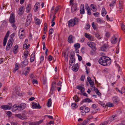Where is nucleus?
Instances as JSON below:
<instances>
[{
	"label": "nucleus",
	"instance_id": "8",
	"mask_svg": "<svg viewBox=\"0 0 125 125\" xmlns=\"http://www.w3.org/2000/svg\"><path fill=\"white\" fill-rule=\"evenodd\" d=\"M78 9L76 4H73L72 5L71 9V12L72 13H74Z\"/></svg>",
	"mask_w": 125,
	"mask_h": 125
},
{
	"label": "nucleus",
	"instance_id": "19",
	"mask_svg": "<svg viewBox=\"0 0 125 125\" xmlns=\"http://www.w3.org/2000/svg\"><path fill=\"white\" fill-rule=\"evenodd\" d=\"M74 38V37L72 35H70L68 37V41L69 43H73V39Z\"/></svg>",
	"mask_w": 125,
	"mask_h": 125
},
{
	"label": "nucleus",
	"instance_id": "11",
	"mask_svg": "<svg viewBox=\"0 0 125 125\" xmlns=\"http://www.w3.org/2000/svg\"><path fill=\"white\" fill-rule=\"evenodd\" d=\"M28 64V62L26 59L23 62H21L20 67L21 68L25 67Z\"/></svg>",
	"mask_w": 125,
	"mask_h": 125
},
{
	"label": "nucleus",
	"instance_id": "51",
	"mask_svg": "<svg viewBox=\"0 0 125 125\" xmlns=\"http://www.w3.org/2000/svg\"><path fill=\"white\" fill-rule=\"evenodd\" d=\"M23 47L25 49H27L29 48L28 46H27V45L26 43H25L23 44Z\"/></svg>",
	"mask_w": 125,
	"mask_h": 125
},
{
	"label": "nucleus",
	"instance_id": "20",
	"mask_svg": "<svg viewBox=\"0 0 125 125\" xmlns=\"http://www.w3.org/2000/svg\"><path fill=\"white\" fill-rule=\"evenodd\" d=\"M108 45L107 44H104L100 48V50L102 51H105L108 47Z\"/></svg>",
	"mask_w": 125,
	"mask_h": 125
},
{
	"label": "nucleus",
	"instance_id": "38",
	"mask_svg": "<svg viewBox=\"0 0 125 125\" xmlns=\"http://www.w3.org/2000/svg\"><path fill=\"white\" fill-rule=\"evenodd\" d=\"M32 15L31 13H30L28 15L27 19H28V20H32Z\"/></svg>",
	"mask_w": 125,
	"mask_h": 125
},
{
	"label": "nucleus",
	"instance_id": "22",
	"mask_svg": "<svg viewBox=\"0 0 125 125\" xmlns=\"http://www.w3.org/2000/svg\"><path fill=\"white\" fill-rule=\"evenodd\" d=\"M40 6V4L39 2H37L34 5V10L35 11H37L38 9V6Z\"/></svg>",
	"mask_w": 125,
	"mask_h": 125
},
{
	"label": "nucleus",
	"instance_id": "7",
	"mask_svg": "<svg viewBox=\"0 0 125 125\" xmlns=\"http://www.w3.org/2000/svg\"><path fill=\"white\" fill-rule=\"evenodd\" d=\"M19 110L20 111H21L25 109L26 106V104L24 103H22L20 104H18Z\"/></svg>",
	"mask_w": 125,
	"mask_h": 125
},
{
	"label": "nucleus",
	"instance_id": "31",
	"mask_svg": "<svg viewBox=\"0 0 125 125\" xmlns=\"http://www.w3.org/2000/svg\"><path fill=\"white\" fill-rule=\"evenodd\" d=\"M52 103V100L50 98L48 100L47 104V105L48 107H50Z\"/></svg>",
	"mask_w": 125,
	"mask_h": 125
},
{
	"label": "nucleus",
	"instance_id": "63",
	"mask_svg": "<svg viewBox=\"0 0 125 125\" xmlns=\"http://www.w3.org/2000/svg\"><path fill=\"white\" fill-rule=\"evenodd\" d=\"M85 78V76L82 75L81 76V78L80 80L81 81H83Z\"/></svg>",
	"mask_w": 125,
	"mask_h": 125
},
{
	"label": "nucleus",
	"instance_id": "41",
	"mask_svg": "<svg viewBox=\"0 0 125 125\" xmlns=\"http://www.w3.org/2000/svg\"><path fill=\"white\" fill-rule=\"evenodd\" d=\"M115 116H112L110 117L109 119V121L110 122H112L115 120Z\"/></svg>",
	"mask_w": 125,
	"mask_h": 125
},
{
	"label": "nucleus",
	"instance_id": "33",
	"mask_svg": "<svg viewBox=\"0 0 125 125\" xmlns=\"http://www.w3.org/2000/svg\"><path fill=\"white\" fill-rule=\"evenodd\" d=\"M73 100H75L76 102H78L80 100V98L78 97L77 95L73 97Z\"/></svg>",
	"mask_w": 125,
	"mask_h": 125
},
{
	"label": "nucleus",
	"instance_id": "49",
	"mask_svg": "<svg viewBox=\"0 0 125 125\" xmlns=\"http://www.w3.org/2000/svg\"><path fill=\"white\" fill-rule=\"evenodd\" d=\"M53 31V29L51 28V29L49 30V36L50 34H52V33Z\"/></svg>",
	"mask_w": 125,
	"mask_h": 125
},
{
	"label": "nucleus",
	"instance_id": "9",
	"mask_svg": "<svg viewBox=\"0 0 125 125\" xmlns=\"http://www.w3.org/2000/svg\"><path fill=\"white\" fill-rule=\"evenodd\" d=\"M14 92L16 94L18 95H20V88L19 86H16L14 89Z\"/></svg>",
	"mask_w": 125,
	"mask_h": 125
},
{
	"label": "nucleus",
	"instance_id": "30",
	"mask_svg": "<svg viewBox=\"0 0 125 125\" xmlns=\"http://www.w3.org/2000/svg\"><path fill=\"white\" fill-rule=\"evenodd\" d=\"M31 5L29 4L27 5L26 7V12L27 13L29 12L30 10L31 9Z\"/></svg>",
	"mask_w": 125,
	"mask_h": 125
},
{
	"label": "nucleus",
	"instance_id": "40",
	"mask_svg": "<svg viewBox=\"0 0 125 125\" xmlns=\"http://www.w3.org/2000/svg\"><path fill=\"white\" fill-rule=\"evenodd\" d=\"M28 52H24V58L25 59L27 58L28 55Z\"/></svg>",
	"mask_w": 125,
	"mask_h": 125
},
{
	"label": "nucleus",
	"instance_id": "3",
	"mask_svg": "<svg viewBox=\"0 0 125 125\" xmlns=\"http://www.w3.org/2000/svg\"><path fill=\"white\" fill-rule=\"evenodd\" d=\"M78 18L74 17L73 19H71L68 21V26L69 27H73L75 25L76 23L78 21Z\"/></svg>",
	"mask_w": 125,
	"mask_h": 125
},
{
	"label": "nucleus",
	"instance_id": "14",
	"mask_svg": "<svg viewBox=\"0 0 125 125\" xmlns=\"http://www.w3.org/2000/svg\"><path fill=\"white\" fill-rule=\"evenodd\" d=\"M32 106L33 108L40 109L41 107L39 104H37L35 103H33L32 104Z\"/></svg>",
	"mask_w": 125,
	"mask_h": 125
},
{
	"label": "nucleus",
	"instance_id": "4",
	"mask_svg": "<svg viewBox=\"0 0 125 125\" xmlns=\"http://www.w3.org/2000/svg\"><path fill=\"white\" fill-rule=\"evenodd\" d=\"M13 42V38L11 37L9 40L6 47V51L9 50L11 47Z\"/></svg>",
	"mask_w": 125,
	"mask_h": 125
},
{
	"label": "nucleus",
	"instance_id": "25",
	"mask_svg": "<svg viewBox=\"0 0 125 125\" xmlns=\"http://www.w3.org/2000/svg\"><path fill=\"white\" fill-rule=\"evenodd\" d=\"M84 6L83 4H82L81 6V9L80 10V13L81 14H83L84 13Z\"/></svg>",
	"mask_w": 125,
	"mask_h": 125
},
{
	"label": "nucleus",
	"instance_id": "59",
	"mask_svg": "<svg viewBox=\"0 0 125 125\" xmlns=\"http://www.w3.org/2000/svg\"><path fill=\"white\" fill-rule=\"evenodd\" d=\"M90 111V109L88 107H87L85 108L84 111L86 113H87L88 112Z\"/></svg>",
	"mask_w": 125,
	"mask_h": 125
},
{
	"label": "nucleus",
	"instance_id": "52",
	"mask_svg": "<svg viewBox=\"0 0 125 125\" xmlns=\"http://www.w3.org/2000/svg\"><path fill=\"white\" fill-rule=\"evenodd\" d=\"M107 106L109 107H111L113 106V104L110 103H108L106 104Z\"/></svg>",
	"mask_w": 125,
	"mask_h": 125
},
{
	"label": "nucleus",
	"instance_id": "48",
	"mask_svg": "<svg viewBox=\"0 0 125 125\" xmlns=\"http://www.w3.org/2000/svg\"><path fill=\"white\" fill-rule=\"evenodd\" d=\"M92 26L94 30H96V27L95 25L94 24V22H93L92 23Z\"/></svg>",
	"mask_w": 125,
	"mask_h": 125
},
{
	"label": "nucleus",
	"instance_id": "39",
	"mask_svg": "<svg viewBox=\"0 0 125 125\" xmlns=\"http://www.w3.org/2000/svg\"><path fill=\"white\" fill-rule=\"evenodd\" d=\"M36 24L39 25L40 24V20L38 18L37 19L35 20Z\"/></svg>",
	"mask_w": 125,
	"mask_h": 125
},
{
	"label": "nucleus",
	"instance_id": "18",
	"mask_svg": "<svg viewBox=\"0 0 125 125\" xmlns=\"http://www.w3.org/2000/svg\"><path fill=\"white\" fill-rule=\"evenodd\" d=\"M72 70L75 72H76L78 70V63H76L72 67Z\"/></svg>",
	"mask_w": 125,
	"mask_h": 125
},
{
	"label": "nucleus",
	"instance_id": "64",
	"mask_svg": "<svg viewBox=\"0 0 125 125\" xmlns=\"http://www.w3.org/2000/svg\"><path fill=\"white\" fill-rule=\"evenodd\" d=\"M121 90L122 94L125 92V88L124 87H122V88Z\"/></svg>",
	"mask_w": 125,
	"mask_h": 125
},
{
	"label": "nucleus",
	"instance_id": "29",
	"mask_svg": "<svg viewBox=\"0 0 125 125\" xmlns=\"http://www.w3.org/2000/svg\"><path fill=\"white\" fill-rule=\"evenodd\" d=\"M89 120L90 119H89V117H88L87 119L84 120L83 123L79 125H85L89 121Z\"/></svg>",
	"mask_w": 125,
	"mask_h": 125
},
{
	"label": "nucleus",
	"instance_id": "62",
	"mask_svg": "<svg viewBox=\"0 0 125 125\" xmlns=\"http://www.w3.org/2000/svg\"><path fill=\"white\" fill-rule=\"evenodd\" d=\"M29 71H25V72L24 73L23 72V73L22 74H23L25 76H26L29 73Z\"/></svg>",
	"mask_w": 125,
	"mask_h": 125
},
{
	"label": "nucleus",
	"instance_id": "12",
	"mask_svg": "<svg viewBox=\"0 0 125 125\" xmlns=\"http://www.w3.org/2000/svg\"><path fill=\"white\" fill-rule=\"evenodd\" d=\"M56 86L55 83H52L50 91V93L51 94H53V91L54 90L56 87Z\"/></svg>",
	"mask_w": 125,
	"mask_h": 125
},
{
	"label": "nucleus",
	"instance_id": "36",
	"mask_svg": "<svg viewBox=\"0 0 125 125\" xmlns=\"http://www.w3.org/2000/svg\"><path fill=\"white\" fill-rule=\"evenodd\" d=\"M116 2V0H113L111 3L109 5L111 7H113L114 5L115 4Z\"/></svg>",
	"mask_w": 125,
	"mask_h": 125
},
{
	"label": "nucleus",
	"instance_id": "35",
	"mask_svg": "<svg viewBox=\"0 0 125 125\" xmlns=\"http://www.w3.org/2000/svg\"><path fill=\"white\" fill-rule=\"evenodd\" d=\"M80 46V44L79 43H76L74 45V47L75 48V49H79Z\"/></svg>",
	"mask_w": 125,
	"mask_h": 125
},
{
	"label": "nucleus",
	"instance_id": "44",
	"mask_svg": "<svg viewBox=\"0 0 125 125\" xmlns=\"http://www.w3.org/2000/svg\"><path fill=\"white\" fill-rule=\"evenodd\" d=\"M95 92H96V94L100 96L101 95V93L99 91V90L96 88V90Z\"/></svg>",
	"mask_w": 125,
	"mask_h": 125
},
{
	"label": "nucleus",
	"instance_id": "15",
	"mask_svg": "<svg viewBox=\"0 0 125 125\" xmlns=\"http://www.w3.org/2000/svg\"><path fill=\"white\" fill-rule=\"evenodd\" d=\"M1 108L4 110H9L11 108V107L8 105H3L1 106Z\"/></svg>",
	"mask_w": 125,
	"mask_h": 125
},
{
	"label": "nucleus",
	"instance_id": "43",
	"mask_svg": "<svg viewBox=\"0 0 125 125\" xmlns=\"http://www.w3.org/2000/svg\"><path fill=\"white\" fill-rule=\"evenodd\" d=\"M85 36L88 39H91V37L90 35L88 34L87 33H85Z\"/></svg>",
	"mask_w": 125,
	"mask_h": 125
},
{
	"label": "nucleus",
	"instance_id": "46",
	"mask_svg": "<svg viewBox=\"0 0 125 125\" xmlns=\"http://www.w3.org/2000/svg\"><path fill=\"white\" fill-rule=\"evenodd\" d=\"M95 36L97 37L98 39H100L102 38L101 36L99 35L98 33H96L95 34Z\"/></svg>",
	"mask_w": 125,
	"mask_h": 125
},
{
	"label": "nucleus",
	"instance_id": "17",
	"mask_svg": "<svg viewBox=\"0 0 125 125\" xmlns=\"http://www.w3.org/2000/svg\"><path fill=\"white\" fill-rule=\"evenodd\" d=\"M76 88L80 90L81 92L82 93L84 91V85L82 84L81 85H77L76 86Z\"/></svg>",
	"mask_w": 125,
	"mask_h": 125
},
{
	"label": "nucleus",
	"instance_id": "56",
	"mask_svg": "<svg viewBox=\"0 0 125 125\" xmlns=\"http://www.w3.org/2000/svg\"><path fill=\"white\" fill-rule=\"evenodd\" d=\"M9 33H10V31H8L7 33H6V35H5V37H4V38H7V39L8 38V37L9 36Z\"/></svg>",
	"mask_w": 125,
	"mask_h": 125
},
{
	"label": "nucleus",
	"instance_id": "24",
	"mask_svg": "<svg viewBox=\"0 0 125 125\" xmlns=\"http://www.w3.org/2000/svg\"><path fill=\"white\" fill-rule=\"evenodd\" d=\"M111 42L112 43L115 44L116 43L117 41V38L114 36L112 37L111 39Z\"/></svg>",
	"mask_w": 125,
	"mask_h": 125
},
{
	"label": "nucleus",
	"instance_id": "42",
	"mask_svg": "<svg viewBox=\"0 0 125 125\" xmlns=\"http://www.w3.org/2000/svg\"><path fill=\"white\" fill-rule=\"evenodd\" d=\"M34 55L33 56H32V55H31V57L30 58V62H32L34 61Z\"/></svg>",
	"mask_w": 125,
	"mask_h": 125
},
{
	"label": "nucleus",
	"instance_id": "32",
	"mask_svg": "<svg viewBox=\"0 0 125 125\" xmlns=\"http://www.w3.org/2000/svg\"><path fill=\"white\" fill-rule=\"evenodd\" d=\"M96 22L99 24H102L103 22V21L100 18H98L96 19Z\"/></svg>",
	"mask_w": 125,
	"mask_h": 125
},
{
	"label": "nucleus",
	"instance_id": "16",
	"mask_svg": "<svg viewBox=\"0 0 125 125\" xmlns=\"http://www.w3.org/2000/svg\"><path fill=\"white\" fill-rule=\"evenodd\" d=\"M12 110V112H15L17 110H18L19 111H20L19 110V107L18 106V104H14L13 106L11 107Z\"/></svg>",
	"mask_w": 125,
	"mask_h": 125
},
{
	"label": "nucleus",
	"instance_id": "61",
	"mask_svg": "<svg viewBox=\"0 0 125 125\" xmlns=\"http://www.w3.org/2000/svg\"><path fill=\"white\" fill-rule=\"evenodd\" d=\"M105 35L106 37L107 38L109 37L110 36V33L108 32H107L106 33Z\"/></svg>",
	"mask_w": 125,
	"mask_h": 125
},
{
	"label": "nucleus",
	"instance_id": "6",
	"mask_svg": "<svg viewBox=\"0 0 125 125\" xmlns=\"http://www.w3.org/2000/svg\"><path fill=\"white\" fill-rule=\"evenodd\" d=\"M9 21L11 23H14L15 21V16L13 13H12L10 16Z\"/></svg>",
	"mask_w": 125,
	"mask_h": 125
},
{
	"label": "nucleus",
	"instance_id": "28",
	"mask_svg": "<svg viewBox=\"0 0 125 125\" xmlns=\"http://www.w3.org/2000/svg\"><path fill=\"white\" fill-rule=\"evenodd\" d=\"M106 11L104 7H103L102 10V15L103 16H104L106 14Z\"/></svg>",
	"mask_w": 125,
	"mask_h": 125
},
{
	"label": "nucleus",
	"instance_id": "45",
	"mask_svg": "<svg viewBox=\"0 0 125 125\" xmlns=\"http://www.w3.org/2000/svg\"><path fill=\"white\" fill-rule=\"evenodd\" d=\"M7 39L6 38H4V39L3 42V45L4 46H5L6 44Z\"/></svg>",
	"mask_w": 125,
	"mask_h": 125
},
{
	"label": "nucleus",
	"instance_id": "23",
	"mask_svg": "<svg viewBox=\"0 0 125 125\" xmlns=\"http://www.w3.org/2000/svg\"><path fill=\"white\" fill-rule=\"evenodd\" d=\"M42 120H40L39 121L33 123H31V125H39V124L43 122Z\"/></svg>",
	"mask_w": 125,
	"mask_h": 125
},
{
	"label": "nucleus",
	"instance_id": "53",
	"mask_svg": "<svg viewBox=\"0 0 125 125\" xmlns=\"http://www.w3.org/2000/svg\"><path fill=\"white\" fill-rule=\"evenodd\" d=\"M32 83L34 84H37L38 83L37 81L35 79L33 80L32 81Z\"/></svg>",
	"mask_w": 125,
	"mask_h": 125
},
{
	"label": "nucleus",
	"instance_id": "5",
	"mask_svg": "<svg viewBox=\"0 0 125 125\" xmlns=\"http://www.w3.org/2000/svg\"><path fill=\"white\" fill-rule=\"evenodd\" d=\"M87 44L90 47L92 48L93 51L96 50V49L94 43L92 42H87Z\"/></svg>",
	"mask_w": 125,
	"mask_h": 125
},
{
	"label": "nucleus",
	"instance_id": "26",
	"mask_svg": "<svg viewBox=\"0 0 125 125\" xmlns=\"http://www.w3.org/2000/svg\"><path fill=\"white\" fill-rule=\"evenodd\" d=\"M19 64L18 63H17L16 64L15 68L13 71L14 73H15L16 71L18 70L19 68Z\"/></svg>",
	"mask_w": 125,
	"mask_h": 125
},
{
	"label": "nucleus",
	"instance_id": "34",
	"mask_svg": "<svg viewBox=\"0 0 125 125\" xmlns=\"http://www.w3.org/2000/svg\"><path fill=\"white\" fill-rule=\"evenodd\" d=\"M15 116L21 119H22L23 117L21 114H16L15 115Z\"/></svg>",
	"mask_w": 125,
	"mask_h": 125
},
{
	"label": "nucleus",
	"instance_id": "2",
	"mask_svg": "<svg viewBox=\"0 0 125 125\" xmlns=\"http://www.w3.org/2000/svg\"><path fill=\"white\" fill-rule=\"evenodd\" d=\"M75 53L74 52H71L70 53V56H69L70 60L69 61V64L70 66L73 65L75 62V58H74Z\"/></svg>",
	"mask_w": 125,
	"mask_h": 125
},
{
	"label": "nucleus",
	"instance_id": "60",
	"mask_svg": "<svg viewBox=\"0 0 125 125\" xmlns=\"http://www.w3.org/2000/svg\"><path fill=\"white\" fill-rule=\"evenodd\" d=\"M47 27V25L46 23L44 24V27L43 28V30H46V29Z\"/></svg>",
	"mask_w": 125,
	"mask_h": 125
},
{
	"label": "nucleus",
	"instance_id": "13",
	"mask_svg": "<svg viewBox=\"0 0 125 125\" xmlns=\"http://www.w3.org/2000/svg\"><path fill=\"white\" fill-rule=\"evenodd\" d=\"M112 99L114 104H118L119 100L118 97L114 96L113 97Z\"/></svg>",
	"mask_w": 125,
	"mask_h": 125
},
{
	"label": "nucleus",
	"instance_id": "47",
	"mask_svg": "<svg viewBox=\"0 0 125 125\" xmlns=\"http://www.w3.org/2000/svg\"><path fill=\"white\" fill-rule=\"evenodd\" d=\"M71 106L72 107L74 108H76L77 107L76 104L75 103H72L71 105Z\"/></svg>",
	"mask_w": 125,
	"mask_h": 125
},
{
	"label": "nucleus",
	"instance_id": "58",
	"mask_svg": "<svg viewBox=\"0 0 125 125\" xmlns=\"http://www.w3.org/2000/svg\"><path fill=\"white\" fill-rule=\"evenodd\" d=\"M77 55L78 56V58L79 61H81L82 60V57L81 56L79 55V54H77Z\"/></svg>",
	"mask_w": 125,
	"mask_h": 125
},
{
	"label": "nucleus",
	"instance_id": "21",
	"mask_svg": "<svg viewBox=\"0 0 125 125\" xmlns=\"http://www.w3.org/2000/svg\"><path fill=\"white\" fill-rule=\"evenodd\" d=\"M92 102L91 100L90 99L88 98H86L84 99L81 102V103L83 104V103H88L91 102Z\"/></svg>",
	"mask_w": 125,
	"mask_h": 125
},
{
	"label": "nucleus",
	"instance_id": "1",
	"mask_svg": "<svg viewBox=\"0 0 125 125\" xmlns=\"http://www.w3.org/2000/svg\"><path fill=\"white\" fill-rule=\"evenodd\" d=\"M99 63L104 66L109 65L110 64L111 60L108 57L103 56L101 57L98 60Z\"/></svg>",
	"mask_w": 125,
	"mask_h": 125
},
{
	"label": "nucleus",
	"instance_id": "54",
	"mask_svg": "<svg viewBox=\"0 0 125 125\" xmlns=\"http://www.w3.org/2000/svg\"><path fill=\"white\" fill-rule=\"evenodd\" d=\"M89 83L90 85L92 87H93L94 85V82L92 81L89 82Z\"/></svg>",
	"mask_w": 125,
	"mask_h": 125
},
{
	"label": "nucleus",
	"instance_id": "10",
	"mask_svg": "<svg viewBox=\"0 0 125 125\" xmlns=\"http://www.w3.org/2000/svg\"><path fill=\"white\" fill-rule=\"evenodd\" d=\"M19 9L18 14L20 16L21 15L23 14L24 12V6H22L21 8Z\"/></svg>",
	"mask_w": 125,
	"mask_h": 125
},
{
	"label": "nucleus",
	"instance_id": "27",
	"mask_svg": "<svg viewBox=\"0 0 125 125\" xmlns=\"http://www.w3.org/2000/svg\"><path fill=\"white\" fill-rule=\"evenodd\" d=\"M18 45H16L14 48L13 51V53L14 54H16L18 52Z\"/></svg>",
	"mask_w": 125,
	"mask_h": 125
},
{
	"label": "nucleus",
	"instance_id": "55",
	"mask_svg": "<svg viewBox=\"0 0 125 125\" xmlns=\"http://www.w3.org/2000/svg\"><path fill=\"white\" fill-rule=\"evenodd\" d=\"M121 27L123 31H124L125 30V25H124L123 24H121Z\"/></svg>",
	"mask_w": 125,
	"mask_h": 125
},
{
	"label": "nucleus",
	"instance_id": "57",
	"mask_svg": "<svg viewBox=\"0 0 125 125\" xmlns=\"http://www.w3.org/2000/svg\"><path fill=\"white\" fill-rule=\"evenodd\" d=\"M44 60V56L42 55L41 56L40 58V63H41Z\"/></svg>",
	"mask_w": 125,
	"mask_h": 125
},
{
	"label": "nucleus",
	"instance_id": "37",
	"mask_svg": "<svg viewBox=\"0 0 125 125\" xmlns=\"http://www.w3.org/2000/svg\"><path fill=\"white\" fill-rule=\"evenodd\" d=\"M31 21V20H28V19H27L25 24L26 26V27L28 26L30 24Z\"/></svg>",
	"mask_w": 125,
	"mask_h": 125
},
{
	"label": "nucleus",
	"instance_id": "50",
	"mask_svg": "<svg viewBox=\"0 0 125 125\" xmlns=\"http://www.w3.org/2000/svg\"><path fill=\"white\" fill-rule=\"evenodd\" d=\"M90 28V25L88 24H86L85 26V28L87 30L89 29Z\"/></svg>",
	"mask_w": 125,
	"mask_h": 125
}]
</instances>
